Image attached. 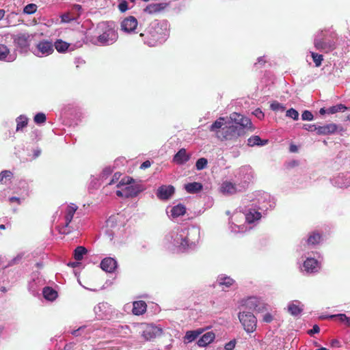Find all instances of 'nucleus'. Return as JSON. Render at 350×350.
Listing matches in <instances>:
<instances>
[{
    "label": "nucleus",
    "mask_w": 350,
    "mask_h": 350,
    "mask_svg": "<svg viewBox=\"0 0 350 350\" xmlns=\"http://www.w3.org/2000/svg\"><path fill=\"white\" fill-rule=\"evenodd\" d=\"M322 38H316L314 41V44L317 50L329 53L336 48V43L337 41L336 34L334 32L330 33L329 35L323 33L321 31Z\"/></svg>",
    "instance_id": "nucleus-1"
},
{
    "label": "nucleus",
    "mask_w": 350,
    "mask_h": 350,
    "mask_svg": "<svg viewBox=\"0 0 350 350\" xmlns=\"http://www.w3.org/2000/svg\"><path fill=\"white\" fill-rule=\"evenodd\" d=\"M245 135V131L238 126H224L221 132L217 133V137L221 141H236L239 137Z\"/></svg>",
    "instance_id": "nucleus-2"
},
{
    "label": "nucleus",
    "mask_w": 350,
    "mask_h": 350,
    "mask_svg": "<svg viewBox=\"0 0 350 350\" xmlns=\"http://www.w3.org/2000/svg\"><path fill=\"white\" fill-rule=\"evenodd\" d=\"M101 33L98 36V42L100 45H109L114 43L118 38V34L114 28L107 23H103L99 27Z\"/></svg>",
    "instance_id": "nucleus-3"
},
{
    "label": "nucleus",
    "mask_w": 350,
    "mask_h": 350,
    "mask_svg": "<svg viewBox=\"0 0 350 350\" xmlns=\"http://www.w3.org/2000/svg\"><path fill=\"white\" fill-rule=\"evenodd\" d=\"M238 317L247 333H253L256 329L257 319L252 312H240Z\"/></svg>",
    "instance_id": "nucleus-4"
},
{
    "label": "nucleus",
    "mask_w": 350,
    "mask_h": 350,
    "mask_svg": "<svg viewBox=\"0 0 350 350\" xmlns=\"http://www.w3.org/2000/svg\"><path fill=\"white\" fill-rule=\"evenodd\" d=\"M14 44L22 51H27L33 35L28 32H20L12 36Z\"/></svg>",
    "instance_id": "nucleus-5"
},
{
    "label": "nucleus",
    "mask_w": 350,
    "mask_h": 350,
    "mask_svg": "<svg viewBox=\"0 0 350 350\" xmlns=\"http://www.w3.org/2000/svg\"><path fill=\"white\" fill-rule=\"evenodd\" d=\"M174 245L178 247L182 252L192 246L194 242L189 238V232L187 229H180L174 237Z\"/></svg>",
    "instance_id": "nucleus-6"
},
{
    "label": "nucleus",
    "mask_w": 350,
    "mask_h": 350,
    "mask_svg": "<svg viewBox=\"0 0 350 350\" xmlns=\"http://www.w3.org/2000/svg\"><path fill=\"white\" fill-rule=\"evenodd\" d=\"M133 182V178L131 177H125L123 178L117 185L118 187L126 185V187L124 188L126 198L135 197L142 191L139 185H131Z\"/></svg>",
    "instance_id": "nucleus-7"
},
{
    "label": "nucleus",
    "mask_w": 350,
    "mask_h": 350,
    "mask_svg": "<svg viewBox=\"0 0 350 350\" xmlns=\"http://www.w3.org/2000/svg\"><path fill=\"white\" fill-rule=\"evenodd\" d=\"M161 31L162 29L159 26L152 27V30H150L146 36V42L147 44L150 46H154L159 42H161V41L164 38Z\"/></svg>",
    "instance_id": "nucleus-8"
},
{
    "label": "nucleus",
    "mask_w": 350,
    "mask_h": 350,
    "mask_svg": "<svg viewBox=\"0 0 350 350\" xmlns=\"http://www.w3.org/2000/svg\"><path fill=\"white\" fill-rule=\"evenodd\" d=\"M163 330L161 328L152 324H144L142 336L146 340H151L161 336Z\"/></svg>",
    "instance_id": "nucleus-9"
},
{
    "label": "nucleus",
    "mask_w": 350,
    "mask_h": 350,
    "mask_svg": "<svg viewBox=\"0 0 350 350\" xmlns=\"http://www.w3.org/2000/svg\"><path fill=\"white\" fill-rule=\"evenodd\" d=\"M230 118L237 124L236 126L242 127L243 131H245V129H250L251 131L253 130L252 122L250 118L237 113L230 114Z\"/></svg>",
    "instance_id": "nucleus-10"
},
{
    "label": "nucleus",
    "mask_w": 350,
    "mask_h": 350,
    "mask_svg": "<svg viewBox=\"0 0 350 350\" xmlns=\"http://www.w3.org/2000/svg\"><path fill=\"white\" fill-rule=\"evenodd\" d=\"M36 49L38 50V53H36L37 56H40L39 53L42 55H49L54 51L53 43L46 40L40 41L36 45Z\"/></svg>",
    "instance_id": "nucleus-11"
},
{
    "label": "nucleus",
    "mask_w": 350,
    "mask_h": 350,
    "mask_svg": "<svg viewBox=\"0 0 350 350\" xmlns=\"http://www.w3.org/2000/svg\"><path fill=\"white\" fill-rule=\"evenodd\" d=\"M175 191L172 185H162L157 189V196L161 200H168Z\"/></svg>",
    "instance_id": "nucleus-12"
},
{
    "label": "nucleus",
    "mask_w": 350,
    "mask_h": 350,
    "mask_svg": "<svg viewBox=\"0 0 350 350\" xmlns=\"http://www.w3.org/2000/svg\"><path fill=\"white\" fill-rule=\"evenodd\" d=\"M137 26V21L132 16L125 18L121 23L122 29L126 32L134 31Z\"/></svg>",
    "instance_id": "nucleus-13"
},
{
    "label": "nucleus",
    "mask_w": 350,
    "mask_h": 350,
    "mask_svg": "<svg viewBox=\"0 0 350 350\" xmlns=\"http://www.w3.org/2000/svg\"><path fill=\"white\" fill-rule=\"evenodd\" d=\"M101 269L108 273H112L117 267V262L111 257L104 258L100 262Z\"/></svg>",
    "instance_id": "nucleus-14"
},
{
    "label": "nucleus",
    "mask_w": 350,
    "mask_h": 350,
    "mask_svg": "<svg viewBox=\"0 0 350 350\" xmlns=\"http://www.w3.org/2000/svg\"><path fill=\"white\" fill-rule=\"evenodd\" d=\"M338 130V125L334 123L319 126L317 134L319 135H327L335 133Z\"/></svg>",
    "instance_id": "nucleus-15"
},
{
    "label": "nucleus",
    "mask_w": 350,
    "mask_h": 350,
    "mask_svg": "<svg viewBox=\"0 0 350 350\" xmlns=\"http://www.w3.org/2000/svg\"><path fill=\"white\" fill-rule=\"evenodd\" d=\"M78 206L75 204H70L68 205L66 210V215H65V225L64 227L66 228L69 227V224L72 220V218L74 217V215L77 210Z\"/></svg>",
    "instance_id": "nucleus-16"
},
{
    "label": "nucleus",
    "mask_w": 350,
    "mask_h": 350,
    "mask_svg": "<svg viewBox=\"0 0 350 350\" xmlns=\"http://www.w3.org/2000/svg\"><path fill=\"white\" fill-rule=\"evenodd\" d=\"M190 159V155L187 153L186 149L181 148L174 155L173 160L175 163L182 165L187 162Z\"/></svg>",
    "instance_id": "nucleus-17"
},
{
    "label": "nucleus",
    "mask_w": 350,
    "mask_h": 350,
    "mask_svg": "<svg viewBox=\"0 0 350 350\" xmlns=\"http://www.w3.org/2000/svg\"><path fill=\"white\" fill-rule=\"evenodd\" d=\"M147 304L144 301H136L133 303L132 312L135 315H142L146 312Z\"/></svg>",
    "instance_id": "nucleus-18"
},
{
    "label": "nucleus",
    "mask_w": 350,
    "mask_h": 350,
    "mask_svg": "<svg viewBox=\"0 0 350 350\" xmlns=\"http://www.w3.org/2000/svg\"><path fill=\"white\" fill-rule=\"evenodd\" d=\"M319 262L313 258H308L304 262L305 271L308 273L317 271Z\"/></svg>",
    "instance_id": "nucleus-19"
},
{
    "label": "nucleus",
    "mask_w": 350,
    "mask_h": 350,
    "mask_svg": "<svg viewBox=\"0 0 350 350\" xmlns=\"http://www.w3.org/2000/svg\"><path fill=\"white\" fill-rule=\"evenodd\" d=\"M215 337V335L213 332H206L198 340V345L199 347H206L214 340Z\"/></svg>",
    "instance_id": "nucleus-20"
},
{
    "label": "nucleus",
    "mask_w": 350,
    "mask_h": 350,
    "mask_svg": "<svg viewBox=\"0 0 350 350\" xmlns=\"http://www.w3.org/2000/svg\"><path fill=\"white\" fill-rule=\"evenodd\" d=\"M268 139H261L258 135H253L247 139V146H262L268 144Z\"/></svg>",
    "instance_id": "nucleus-21"
},
{
    "label": "nucleus",
    "mask_w": 350,
    "mask_h": 350,
    "mask_svg": "<svg viewBox=\"0 0 350 350\" xmlns=\"http://www.w3.org/2000/svg\"><path fill=\"white\" fill-rule=\"evenodd\" d=\"M202 185L200 183L193 182L185 185V189L189 193H196L202 189Z\"/></svg>",
    "instance_id": "nucleus-22"
},
{
    "label": "nucleus",
    "mask_w": 350,
    "mask_h": 350,
    "mask_svg": "<svg viewBox=\"0 0 350 350\" xmlns=\"http://www.w3.org/2000/svg\"><path fill=\"white\" fill-rule=\"evenodd\" d=\"M44 297L48 300L53 301L57 297V293L51 287H44L42 291Z\"/></svg>",
    "instance_id": "nucleus-23"
},
{
    "label": "nucleus",
    "mask_w": 350,
    "mask_h": 350,
    "mask_svg": "<svg viewBox=\"0 0 350 350\" xmlns=\"http://www.w3.org/2000/svg\"><path fill=\"white\" fill-rule=\"evenodd\" d=\"M186 213V208L184 205L179 204L174 206L171 210L172 215L174 217H178L184 215Z\"/></svg>",
    "instance_id": "nucleus-24"
},
{
    "label": "nucleus",
    "mask_w": 350,
    "mask_h": 350,
    "mask_svg": "<svg viewBox=\"0 0 350 350\" xmlns=\"http://www.w3.org/2000/svg\"><path fill=\"white\" fill-rule=\"evenodd\" d=\"M261 217V213L257 211H250L245 215L246 221L251 224Z\"/></svg>",
    "instance_id": "nucleus-25"
},
{
    "label": "nucleus",
    "mask_w": 350,
    "mask_h": 350,
    "mask_svg": "<svg viewBox=\"0 0 350 350\" xmlns=\"http://www.w3.org/2000/svg\"><path fill=\"white\" fill-rule=\"evenodd\" d=\"M224 118L222 117L219 118L216 120L209 127L210 131L215 132L216 134L218 132H221L219 130L224 125Z\"/></svg>",
    "instance_id": "nucleus-26"
},
{
    "label": "nucleus",
    "mask_w": 350,
    "mask_h": 350,
    "mask_svg": "<svg viewBox=\"0 0 350 350\" xmlns=\"http://www.w3.org/2000/svg\"><path fill=\"white\" fill-rule=\"evenodd\" d=\"M88 250L83 246H78L74 251V258L75 260L79 261L83 258V256L87 254Z\"/></svg>",
    "instance_id": "nucleus-27"
},
{
    "label": "nucleus",
    "mask_w": 350,
    "mask_h": 350,
    "mask_svg": "<svg viewBox=\"0 0 350 350\" xmlns=\"http://www.w3.org/2000/svg\"><path fill=\"white\" fill-rule=\"evenodd\" d=\"M234 282V280L230 277H222L218 279L219 286L224 289V286L226 288L230 287Z\"/></svg>",
    "instance_id": "nucleus-28"
},
{
    "label": "nucleus",
    "mask_w": 350,
    "mask_h": 350,
    "mask_svg": "<svg viewBox=\"0 0 350 350\" xmlns=\"http://www.w3.org/2000/svg\"><path fill=\"white\" fill-rule=\"evenodd\" d=\"M70 44L66 42H64L62 40H57L53 44V47L59 52H65L69 47Z\"/></svg>",
    "instance_id": "nucleus-29"
},
{
    "label": "nucleus",
    "mask_w": 350,
    "mask_h": 350,
    "mask_svg": "<svg viewBox=\"0 0 350 350\" xmlns=\"http://www.w3.org/2000/svg\"><path fill=\"white\" fill-rule=\"evenodd\" d=\"M16 131H21L26 127L28 124V118L23 116H20L16 118Z\"/></svg>",
    "instance_id": "nucleus-30"
},
{
    "label": "nucleus",
    "mask_w": 350,
    "mask_h": 350,
    "mask_svg": "<svg viewBox=\"0 0 350 350\" xmlns=\"http://www.w3.org/2000/svg\"><path fill=\"white\" fill-rule=\"evenodd\" d=\"M321 236L319 233L316 232H312L307 240L308 245H316L320 242Z\"/></svg>",
    "instance_id": "nucleus-31"
},
{
    "label": "nucleus",
    "mask_w": 350,
    "mask_h": 350,
    "mask_svg": "<svg viewBox=\"0 0 350 350\" xmlns=\"http://www.w3.org/2000/svg\"><path fill=\"white\" fill-rule=\"evenodd\" d=\"M331 319L337 318L341 323L346 326L350 327V317H347L345 314H337L330 316Z\"/></svg>",
    "instance_id": "nucleus-32"
},
{
    "label": "nucleus",
    "mask_w": 350,
    "mask_h": 350,
    "mask_svg": "<svg viewBox=\"0 0 350 350\" xmlns=\"http://www.w3.org/2000/svg\"><path fill=\"white\" fill-rule=\"evenodd\" d=\"M201 333L202 332L199 330L187 331L184 337L185 340H187L188 342H192L196 339Z\"/></svg>",
    "instance_id": "nucleus-33"
},
{
    "label": "nucleus",
    "mask_w": 350,
    "mask_h": 350,
    "mask_svg": "<svg viewBox=\"0 0 350 350\" xmlns=\"http://www.w3.org/2000/svg\"><path fill=\"white\" fill-rule=\"evenodd\" d=\"M347 109V107L343 104H338L336 105L330 107L327 109V113L334 114L338 111H344Z\"/></svg>",
    "instance_id": "nucleus-34"
},
{
    "label": "nucleus",
    "mask_w": 350,
    "mask_h": 350,
    "mask_svg": "<svg viewBox=\"0 0 350 350\" xmlns=\"http://www.w3.org/2000/svg\"><path fill=\"white\" fill-rule=\"evenodd\" d=\"M13 177V174L10 170H3L0 173V183H6L7 180H10Z\"/></svg>",
    "instance_id": "nucleus-35"
},
{
    "label": "nucleus",
    "mask_w": 350,
    "mask_h": 350,
    "mask_svg": "<svg viewBox=\"0 0 350 350\" xmlns=\"http://www.w3.org/2000/svg\"><path fill=\"white\" fill-rule=\"evenodd\" d=\"M161 9H162V6H161V3H152V4L148 5L145 8V12H146L149 14H153V13L159 12L160 10H161Z\"/></svg>",
    "instance_id": "nucleus-36"
},
{
    "label": "nucleus",
    "mask_w": 350,
    "mask_h": 350,
    "mask_svg": "<svg viewBox=\"0 0 350 350\" xmlns=\"http://www.w3.org/2000/svg\"><path fill=\"white\" fill-rule=\"evenodd\" d=\"M10 49L7 46L0 44V60L4 61L10 54Z\"/></svg>",
    "instance_id": "nucleus-37"
},
{
    "label": "nucleus",
    "mask_w": 350,
    "mask_h": 350,
    "mask_svg": "<svg viewBox=\"0 0 350 350\" xmlns=\"http://www.w3.org/2000/svg\"><path fill=\"white\" fill-rule=\"evenodd\" d=\"M222 191L224 192L232 193L235 192V186L232 183L230 182H225L223 183L221 187Z\"/></svg>",
    "instance_id": "nucleus-38"
},
{
    "label": "nucleus",
    "mask_w": 350,
    "mask_h": 350,
    "mask_svg": "<svg viewBox=\"0 0 350 350\" xmlns=\"http://www.w3.org/2000/svg\"><path fill=\"white\" fill-rule=\"evenodd\" d=\"M288 312L293 316H297L302 312V309L297 305L292 304L288 306Z\"/></svg>",
    "instance_id": "nucleus-39"
},
{
    "label": "nucleus",
    "mask_w": 350,
    "mask_h": 350,
    "mask_svg": "<svg viewBox=\"0 0 350 350\" xmlns=\"http://www.w3.org/2000/svg\"><path fill=\"white\" fill-rule=\"evenodd\" d=\"M310 53H311V56L312 57L313 62L315 64V66L317 67H319L322 64V61L323 60V56L322 55L316 53L314 52H310Z\"/></svg>",
    "instance_id": "nucleus-40"
},
{
    "label": "nucleus",
    "mask_w": 350,
    "mask_h": 350,
    "mask_svg": "<svg viewBox=\"0 0 350 350\" xmlns=\"http://www.w3.org/2000/svg\"><path fill=\"white\" fill-rule=\"evenodd\" d=\"M208 161L206 158L202 157L197 160L196 163V167L198 170H202L206 167Z\"/></svg>",
    "instance_id": "nucleus-41"
},
{
    "label": "nucleus",
    "mask_w": 350,
    "mask_h": 350,
    "mask_svg": "<svg viewBox=\"0 0 350 350\" xmlns=\"http://www.w3.org/2000/svg\"><path fill=\"white\" fill-rule=\"evenodd\" d=\"M38 6L35 3H29L25 6L23 12L27 14H34L37 10Z\"/></svg>",
    "instance_id": "nucleus-42"
},
{
    "label": "nucleus",
    "mask_w": 350,
    "mask_h": 350,
    "mask_svg": "<svg viewBox=\"0 0 350 350\" xmlns=\"http://www.w3.org/2000/svg\"><path fill=\"white\" fill-rule=\"evenodd\" d=\"M258 301L256 298H250L246 301V306L250 309L256 310Z\"/></svg>",
    "instance_id": "nucleus-43"
},
{
    "label": "nucleus",
    "mask_w": 350,
    "mask_h": 350,
    "mask_svg": "<svg viewBox=\"0 0 350 350\" xmlns=\"http://www.w3.org/2000/svg\"><path fill=\"white\" fill-rule=\"evenodd\" d=\"M286 116L293 118L294 120H297L299 118V113L297 110L291 108L286 111Z\"/></svg>",
    "instance_id": "nucleus-44"
},
{
    "label": "nucleus",
    "mask_w": 350,
    "mask_h": 350,
    "mask_svg": "<svg viewBox=\"0 0 350 350\" xmlns=\"http://www.w3.org/2000/svg\"><path fill=\"white\" fill-rule=\"evenodd\" d=\"M270 108L273 110V111H284L285 109V107L282 105L280 104V103H278V101H273L271 103V105H270Z\"/></svg>",
    "instance_id": "nucleus-45"
},
{
    "label": "nucleus",
    "mask_w": 350,
    "mask_h": 350,
    "mask_svg": "<svg viewBox=\"0 0 350 350\" xmlns=\"http://www.w3.org/2000/svg\"><path fill=\"white\" fill-rule=\"evenodd\" d=\"M34 122L36 124H42L46 122V116L43 113H38L34 116Z\"/></svg>",
    "instance_id": "nucleus-46"
},
{
    "label": "nucleus",
    "mask_w": 350,
    "mask_h": 350,
    "mask_svg": "<svg viewBox=\"0 0 350 350\" xmlns=\"http://www.w3.org/2000/svg\"><path fill=\"white\" fill-rule=\"evenodd\" d=\"M313 118H314V116L311 111H310L308 110H305L303 111V113L301 114V119L303 120L311 121L313 120Z\"/></svg>",
    "instance_id": "nucleus-47"
},
{
    "label": "nucleus",
    "mask_w": 350,
    "mask_h": 350,
    "mask_svg": "<svg viewBox=\"0 0 350 350\" xmlns=\"http://www.w3.org/2000/svg\"><path fill=\"white\" fill-rule=\"evenodd\" d=\"M303 129L306 131H310V132H316L317 133V129L318 126L315 124H304L303 125Z\"/></svg>",
    "instance_id": "nucleus-48"
},
{
    "label": "nucleus",
    "mask_w": 350,
    "mask_h": 350,
    "mask_svg": "<svg viewBox=\"0 0 350 350\" xmlns=\"http://www.w3.org/2000/svg\"><path fill=\"white\" fill-rule=\"evenodd\" d=\"M236 345V340H232L225 345L226 350H233Z\"/></svg>",
    "instance_id": "nucleus-49"
},
{
    "label": "nucleus",
    "mask_w": 350,
    "mask_h": 350,
    "mask_svg": "<svg viewBox=\"0 0 350 350\" xmlns=\"http://www.w3.org/2000/svg\"><path fill=\"white\" fill-rule=\"evenodd\" d=\"M320 332V328L317 325H314L312 329L308 331V334L310 336L318 334Z\"/></svg>",
    "instance_id": "nucleus-50"
},
{
    "label": "nucleus",
    "mask_w": 350,
    "mask_h": 350,
    "mask_svg": "<svg viewBox=\"0 0 350 350\" xmlns=\"http://www.w3.org/2000/svg\"><path fill=\"white\" fill-rule=\"evenodd\" d=\"M118 8L122 12L126 11L128 9V4H127L126 1H123V2L120 3L118 5Z\"/></svg>",
    "instance_id": "nucleus-51"
},
{
    "label": "nucleus",
    "mask_w": 350,
    "mask_h": 350,
    "mask_svg": "<svg viewBox=\"0 0 350 350\" xmlns=\"http://www.w3.org/2000/svg\"><path fill=\"white\" fill-rule=\"evenodd\" d=\"M273 319V316L270 313H267L263 316L262 320L265 323H271Z\"/></svg>",
    "instance_id": "nucleus-52"
},
{
    "label": "nucleus",
    "mask_w": 350,
    "mask_h": 350,
    "mask_svg": "<svg viewBox=\"0 0 350 350\" xmlns=\"http://www.w3.org/2000/svg\"><path fill=\"white\" fill-rule=\"evenodd\" d=\"M253 113L260 120L264 118V113L259 108L256 109Z\"/></svg>",
    "instance_id": "nucleus-53"
},
{
    "label": "nucleus",
    "mask_w": 350,
    "mask_h": 350,
    "mask_svg": "<svg viewBox=\"0 0 350 350\" xmlns=\"http://www.w3.org/2000/svg\"><path fill=\"white\" fill-rule=\"evenodd\" d=\"M150 165H151L150 161L147 160V161H145L144 162H143L141 164L140 169L145 170V169L148 168L149 167H150Z\"/></svg>",
    "instance_id": "nucleus-54"
},
{
    "label": "nucleus",
    "mask_w": 350,
    "mask_h": 350,
    "mask_svg": "<svg viewBox=\"0 0 350 350\" xmlns=\"http://www.w3.org/2000/svg\"><path fill=\"white\" fill-rule=\"evenodd\" d=\"M116 193L118 197H122V198H126V193L124 191V188L122 189V190H117Z\"/></svg>",
    "instance_id": "nucleus-55"
},
{
    "label": "nucleus",
    "mask_w": 350,
    "mask_h": 350,
    "mask_svg": "<svg viewBox=\"0 0 350 350\" xmlns=\"http://www.w3.org/2000/svg\"><path fill=\"white\" fill-rule=\"evenodd\" d=\"M71 20H72V18H70V16H69V14H64V15L62 16V21L63 22L68 23V22H70Z\"/></svg>",
    "instance_id": "nucleus-56"
},
{
    "label": "nucleus",
    "mask_w": 350,
    "mask_h": 350,
    "mask_svg": "<svg viewBox=\"0 0 350 350\" xmlns=\"http://www.w3.org/2000/svg\"><path fill=\"white\" fill-rule=\"evenodd\" d=\"M10 202L11 203H13V202H16L18 204H20L21 203V200L20 198H17V197H11L9 199Z\"/></svg>",
    "instance_id": "nucleus-57"
},
{
    "label": "nucleus",
    "mask_w": 350,
    "mask_h": 350,
    "mask_svg": "<svg viewBox=\"0 0 350 350\" xmlns=\"http://www.w3.org/2000/svg\"><path fill=\"white\" fill-rule=\"evenodd\" d=\"M82 328H83V327H79V329H75V330L72 331L71 334H72V335H74V336H79V332L80 329H81Z\"/></svg>",
    "instance_id": "nucleus-58"
},
{
    "label": "nucleus",
    "mask_w": 350,
    "mask_h": 350,
    "mask_svg": "<svg viewBox=\"0 0 350 350\" xmlns=\"http://www.w3.org/2000/svg\"><path fill=\"white\" fill-rule=\"evenodd\" d=\"M297 150V146L295 145H291L290 146V150L291 152H295Z\"/></svg>",
    "instance_id": "nucleus-59"
},
{
    "label": "nucleus",
    "mask_w": 350,
    "mask_h": 350,
    "mask_svg": "<svg viewBox=\"0 0 350 350\" xmlns=\"http://www.w3.org/2000/svg\"><path fill=\"white\" fill-rule=\"evenodd\" d=\"M118 177L116 176V174H114L113 178L111 179V180L110 181V183H109V185H112L113 183H115L116 180H118Z\"/></svg>",
    "instance_id": "nucleus-60"
},
{
    "label": "nucleus",
    "mask_w": 350,
    "mask_h": 350,
    "mask_svg": "<svg viewBox=\"0 0 350 350\" xmlns=\"http://www.w3.org/2000/svg\"><path fill=\"white\" fill-rule=\"evenodd\" d=\"M319 113L321 115H324L326 113H327V109H325V108H321L319 110Z\"/></svg>",
    "instance_id": "nucleus-61"
},
{
    "label": "nucleus",
    "mask_w": 350,
    "mask_h": 350,
    "mask_svg": "<svg viewBox=\"0 0 350 350\" xmlns=\"http://www.w3.org/2000/svg\"><path fill=\"white\" fill-rule=\"evenodd\" d=\"M78 264H79V262H73L68 263V265L74 268V267H76L78 265Z\"/></svg>",
    "instance_id": "nucleus-62"
},
{
    "label": "nucleus",
    "mask_w": 350,
    "mask_h": 350,
    "mask_svg": "<svg viewBox=\"0 0 350 350\" xmlns=\"http://www.w3.org/2000/svg\"><path fill=\"white\" fill-rule=\"evenodd\" d=\"M5 16L4 10H0V20H1Z\"/></svg>",
    "instance_id": "nucleus-63"
},
{
    "label": "nucleus",
    "mask_w": 350,
    "mask_h": 350,
    "mask_svg": "<svg viewBox=\"0 0 350 350\" xmlns=\"http://www.w3.org/2000/svg\"><path fill=\"white\" fill-rule=\"evenodd\" d=\"M0 291L3 293H6L7 292V289L5 286H1V288H0Z\"/></svg>",
    "instance_id": "nucleus-64"
}]
</instances>
